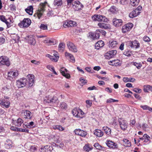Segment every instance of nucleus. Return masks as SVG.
<instances>
[{
  "mask_svg": "<svg viewBox=\"0 0 152 152\" xmlns=\"http://www.w3.org/2000/svg\"><path fill=\"white\" fill-rule=\"evenodd\" d=\"M94 134L98 137H102L103 135V132L100 130L96 129L94 131Z\"/></svg>",
  "mask_w": 152,
  "mask_h": 152,
  "instance_id": "obj_26",
  "label": "nucleus"
},
{
  "mask_svg": "<svg viewBox=\"0 0 152 152\" xmlns=\"http://www.w3.org/2000/svg\"><path fill=\"white\" fill-rule=\"evenodd\" d=\"M131 64L134 66H135L138 69H140L142 66V64L140 62L139 63L133 61Z\"/></svg>",
  "mask_w": 152,
  "mask_h": 152,
  "instance_id": "obj_35",
  "label": "nucleus"
},
{
  "mask_svg": "<svg viewBox=\"0 0 152 152\" xmlns=\"http://www.w3.org/2000/svg\"><path fill=\"white\" fill-rule=\"evenodd\" d=\"M21 113L23 114V117L25 119H31L32 116L31 112L28 110H23Z\"/></svg>",
  "mask_w": 152,
  "mask_h": 152,
  "instance_id": "obj_16",
  "label": "nucleus"
},
{
  "mask_svg": "<svg viewBox=\"0 0 152 152\" xmlns=\"http://www.w3.org/2000/svg\"><path fill=\"white\" fill-rule=\"evenodd\" d=\"M10 102L5 99H0V105L3 107L6 108H9L10 107Z\"/></svg>",
  "mask_w": 152,
  "mask_h": 152,
  "instance_id": "obj_12",
  "label": "nucleus"
},
{
  "mask_svg": "<svg viewBox=\"0 0 152 152\" xmlns=\"http://www.w3.org/2000/svg\"><path fill=\"white\" fill-rule=\"evenodd\" d=\"M74 132L76 134L82 137H85L87 134L86 132L80 129H75Z\"/></svg>",
  "mask_w": 152,
  "mask_h": 152,
  "instance_id": "obj_15",
  "label": "nucleus"
},
{
  "mask_svg": "<svg viewBox=\"0 0 152 152\" xmlns=\"http://www.w3.org/2000/svg\"><path fill=\"white\" fill-rule=\"evenodd\" d=\"M131 52L130 51L127 50H125L124 53V54L127 56H131Z\"/></svg>",
  "mask_w": 152,
  "mask_h": 152,
  "instance_id": "obj_51",
  "label": "nucleus"
},
{
  "mask_svg": "<svg viewBox=\"0 0 152 152\" xmlns=\"http://www.w3.org/2000/svg\"><path fill=\"white\" fill-rule=\"evenodd\" d=\"M12 142L10 139H7L5 143V146L7 148L12 147Z\"/></svg>",
  "mask_w": 152,
  "mask_h": 152,
  "instance_id": "obj_38",
  "label": "nucleus"
},
{
  "mask_svg": "<svg viewBox=\"0 0 152 152\" xmlns=\"http://www.w3.org/2000/svg\"><path fill=\"white\" fill-rule=\"evenodd\" d=\"M129 45L131 48L137 49L140 47V44L137 41L135 40L129 43Z\"/></svg>",
  "mask_w": 152,
  "mask_h": 152,
  "instance_id": "obj_21",
  "label": "nucleus"
},
{
  "mask_svg": "<svg viewBox=\"0 0 152 152\" xmlns=\"http://www.w3.org/2000/svg\"><path fill=\"white\" fill-rule=\"evenodd\" d=\"M102 129L105 133L108 136H110L111 135V130L107 126H104L102 127Z\"/></svg>",
  "mask_w": 152,
  "mask_h": 152,
  "instance_id": "obj_27",
  "label": "nucleus"
},
{
  "mask_svg": "<svg viewBox=\"0 0 152 152\" xmlns=\"http://www.w3.org/2000/svg\"><path fill=\"white\" fill-rule=\"evenodd\" d=\"M53 4L55 6H61L62 4V0H54Z\"/></svg>",
  "mask_w": 152,
  "mask_h": 152,
  "instance_id": "obj_36",
  "label": "nucleus"
},
{
  "mask_svg": "<svg viewBox=\"0 0 152 152\" xmlns=\"http://www.w3.org/2000/svg\"><path fill=\"white\" fill-rule=\"evenodd\" d=\"M64 67H61L60 69V72L61 73L62 75L66 78L69 79L70 77V76L69 74L68 73H66L65 72L64 70Z\"/></svg>",
  "mask_w": 152,
  "mask_h": 152,
  "instance_id": "obj_28",
  "label": "nucleus"
},
{
  "mask_svg": "<svg viewBox=\"0 0 152 152\" xmlns=\"http://www.w3.org/2000/svg\"><path fill=\"white\" fill-rule=\"evenodd\" d=\"M53 128L54 129H57L60 131L64 130V128L60 125H54L53 126Z\"/></svg>",
  "mask_w": 152,
  "mask_h": 152,
  "instance_id": "obj_40",
  "label": "nucleus"
},
{
  "mask_svg": "<svg viewBox=\"0 0 152 152\" xmlns=\"http://www.w3.org/2000/svg\"><path fill=\"white\" fill-rule=\"evenodd\" d=\"M108 64L114 66H120L121 64L119 63V61L118 60H114L108 62Z\"/></svg>",
  "mask_w": 152,
  "mask_h": 152,
  "instance_id": "obj_23",
  "label": "nucleus"
},
{
  "mask_svg": "<svg viewBox=\"0 0 152 152\" xmlns=\"http://www.w3.org/2000/svg\"><path fill=\"white\" fill-rule=\"evenodd\" d=\"M94 146L98 149H101L102 148V146L98 143H95L94 145Z\"/></svg>",
  "mask_w": 152,
  "mask_h": 152,
  "instance_id": "obj_62",
  "label": "nucleus"
},
{
  "mask_svg": "<svg viewBox=\"0 0 152 152\" xmlns=\"http://www.w3.org/2000/svg\"><path fill=\"white\" fill-rule=\"evenodd\" d=\"M31 23V20L29 18H24L23 20L18 24L20 27H27Z\"/></svg>",
  "mask_w": 152,
  "mask_h": 152,
  "instance_id": "obj_5",
  "label": "nucleus"
},
{
  "mask_svg": "<svg viewBox=\"0 0 152 152\" xmlns=\"http://www.w3.org/2000/svg\"><path fill=\"white\" fill-rule=\"evenodd\" d=\"M59 107L62 109L66 110L67 108V105L65 102H61L60 103Z\"/></svg>",
  "mask_w": 152,
  "mask_h": 152,
  "instance_id": "obj_34",
  "label": "nucleus"
},
{
  "mask_svg": "<svg viewBox=\"0 0 152 152\" xmlns=\"http://www.w3.org/2000/svg\"><path fill=\"white\" fill-rule=\"evenodd\" d=\"M123 23V21L121 19H114L113 20V24L115 26H120Z\"/></svg>",
  "mask_w": 152,
  "mask_h": 152,
  "instance_id": "obj_24",
  "label": "nucleus"
},
{
  "mask_svg": "<svg viewBox=\"0 0 152 152\" xmlns=\"http://www.w3.org/2000/svg\"><path fill=\"white\" fill-rule=\"evenodd\" d=\"M141 127L143 130L145 131L148 128V125L146 123H143Z\"/></svg>",
  "mask_w": 152,
  "mask_h": 152,
  "instance_id": "obj_60",
  "label": "nucleus"
},
{
  "mask_svg": "<svg viewBox=\"0 0 152 152\" xmlns=\"http://www.w3.org/2000/svg\"><path fill=\"white\" fill-rule=\"evenodd\" d=\"M107 145L109 148L113 149L118 148V145L117 144L112 141L107 140L106 143Z\"/></svg>",
  "mask_w": 152,
  "mask_h": 152,
  "instance_id": "obj_19",
  "label": "nucleus"
},
{
  "mask_svg": "<svg viewBox=\"0 0 152 152\" xmlns=\"http://www.w3.org/2000/svg\"><path fill=\"white\" fill-rule=\"evenodd\" d=\"M24 125L25 126H26L27 127H31L34 126L33 125H34V123L33 121H31L29 123H28L26 124L25 125V124H23V125Z\"/></svg>",
  "mask_w": 152,
  "mask_h": 152,
  "instance_id": "obj_55",
  "label": "nucleus"
},
{
  "mask_svg": "<svg viewBox=\"0 0 152 152\" xmlns=\"http://www.w3.org/2000/svg\"><path fill=\"white\" fill-rule=\"evenodd\" d=\"M46 56L50 58L51 60L54 62H57V59H55L54 57L53 56H51V55L47 54L46 55Z\"/></svg>",
  "mask_w": 152,
  "mask_h": 152,
  "instance_id": "obj_52",
  "label": "nucleus"
},
{
  "mask_svg": "<svg viewBox=\"0 0 152 152\" xmlns=\"http://www.w3.org/2000/svg\"><path fill=\"white\" fill-rule=\"evenodd\" d=\"M17 131L26 133H28L29 132V130L28 129H22L21 128H17Z\"/></svg>",
  "mask_w": 152,
  "mask_h": 152,
  "instance_id": "obj_56",
  "label": "nucleus"
},
{
  "mask_svg": "<svg viewBox=\"0 0 152 152\" xmlns=\"http://www.w3.org/2000/svg\"><path fill=\"white\" fill-rule=\"evenodd\" d=\"M72 5L75 10L77 11L81 10L83 7L82 4L78 1H75Z\"/></svg>",
  "mask_w": 152,
  "mask_h": 152,
  "instance_id": "obj_14",
  "label": "nucleus"
},
{
  "mask_svg": "<svg viewBox=\"0 0 152 152\" xmlns=\"http://www.w3.org/2000/svg\"><path fill=\"white\" fill-rule=\"evenodd\" d=\"M10 20V22H9L7 21V19H6L4 16L2 15L0 16V20L2 22L5 23L7 26V28H9L12 26V23H11L12 22L11 20L10 19H9Z\"/></svg>",
  "mask_w": 152,
  "mask_h": 152,
  "instance_id": "obj_13",
  "label": "nucleus"
},
{
  "mask_svg": "<svg viewBox=\"0 0 152 152\" xmlns=\"http://www.w3.org/2000/svg\"><path fill=\"white\" fill-rule=\"evenodd\" d=\"M140 13V12L139 11V8L136 9L132 11L129 14V16L130 18H133L137 17L139 15Z\"/></svg>",
  "mask_w": 152,
  "mask_h": 152,
  "instance_id": "obj_20",
  "label": "nucleus"
},
{
  "mask_svg": "<svg viewBox=\"0 0 152 152\" xmlns=\"http://www.w3.org/2000/svg\"><path fill=\"white\" fill-rule=\"evenodd\" d=\"M123 81L125 82H134L135 80L133 78H129L128 77H124L123 78Z\"/></svg>",
  "mask_w": 152,
  "mask_h": 152,
  "instance_id": "obj_33",
  "label": "nucleus"
},
{
  "mask_svg": "<svg viewBox=\"0 0 152 152\" xmlns=\"http://www.w3.org/2000/svg\"><path fill=\"white\" fill-rule=\"evenodd\" d=\"M86 103L87 104L86 106L87 107H90L92 105V104L91 101L90 100H86Z\"/></svg>",
  "mask_w": 152,
  "mask_h": 152,
  "instance_id": "obj_59",
  "label": "nucleus"
},
{
  "mask_svg": "<svg viewBox=\"0 0 152 152\" xmlns=\"http://www.w3.org/2000/svg\"><path fill=\"white\" fill-rule=\"evenodd\" d=\"M76 24L75 22L72 20H68L64 21L63 26L64 28H69L76 26Z\"/></svg>",
  "mask_w": 152,
  "mask_h": 152,
  "instance_id": "obj_8",
  "label": "nucleus"
},
{
  "mask_svg": "<svg viewBox=\"0 0 152 152\" xmlns=\"http://www.w3.org/2000/svg\"><path fill=\"white\" fill-rule=\"evenodd\" d=\"M143 91L145 92H148V90L152 91V86L150 85L144 86Z\"/></svg>",
  "mask_w": 152,
  "mask_h": 152,
  "instance_id": "obj_32",
  "label": "nucleus"
},
{
  "mask_svg": "<svg viewBox=\"0 0 152 152\" xmlns=\"http://www.w3.org/2000/svg\"><path fill=\"white\" fill-rule=\"evenodd\" d=\"M80 109L77 108H75L74 109L72 110V113L73 115L77 117L76 114H77L78 113V110H79Z\"/></svg>",
  "mask_w": 152,
  "mask_h": 152,
  "instance_id": "obj_48",
  "label": "nucleus"
},
{
  "mask_svg": "<svg viewBox=\"0 0 152 152\" xmlns=\"http://www.w3.org/2000/svg\"><path fill=\"white\" fill-rule=\"evenodd\" d=\"M28 79V85L29 87H31L34 83V76L31 74H29L27 76Z\"/></svg>",
  "mask_w": 152,
  "mask_h": 152,
  "instance_id": "obj_18",
  "label": "nucleus"
},
{
  "mask_svg": "<svg viewBox=\"0 0 152 152\" xmlns=\"http://www.w3.org/2000/svg\"><path fill=\"white\" fill-rule=\"evenodd\" d=\"M26 81L27 80L25 78L20 79L19 80L16 81V85L19 88L23 87L26 85Z\"/></svg>",
  "mask_w": 152,
  "mask_h": 152,
  "instance_id": "obj_7",
  "label": "nucleus"
},
{
  "mask_svg": "<svg viewBox=\"0 0 152 152\" xmlns=\"http://www.w3.org/2000/svg\"><path fill=\"white\" fill-rule=\"evenodd\" d=\"M65 44L64 43H60L58 45V50L61 51H63L64 49Z\"/></svg>",
  "mask_w": 152,
  "mask_h": 152,
  "instance_id": "obj_43",
  "label": "nucleus"
},
{
  "mask_svg": "<svg viewBox=\"0 0 152 152\" xmlns=\"http://www.w3.org/2000/svg\"><path fill=\"white\" fill-rule=\"evenodd\" d=\"M133 91L136 93H140L142 91L141 89L137 88H134L133 90Z\"/></svg>",
  "mask_w": 152,
  "mask_h": 152,
  "instance_id": "obj_64",
  "label": "nucleus"
},
{
  "mask_svg": "<svg viewBox=\"0 0 152 152\" xmlns=\"http://www.w3.org/2000/svg\"><path fill=\"white\" fill-rule=\"evenodd\" d=\"M139 2V0H130V4L132 6H135L138 4Z\"/></svg>",
  "mask_w": 152,
  "mask_h": 152,
  "instance_id": "obj_41",
  "label": "nucleus"
},
{
  "mask_svg": "<svg viewBox=\"0 0 152 152\" xmlns=\"http://www.w3.org/2000/svg\"><path fill=\"white\" fill-rule=\"evenodd\" d=\"M33 8L32 6H28L27 8L25 9L26 12L29 15H32L33 13Z\"/></svg>",
  "mask_w": 152,
  "mask_h": 152,
  "instance_id": "obj_29",
  "label": "nucleus"
},
{
  "mask_svg": "<svg viewBox=\"0 0 152 152\" xmlns=\"http://www.w3.org/2000/svg\"><path fill=\"white\" fill-rule=\"evenodd\" d=\"M19 73L18 71L10 72L8 73V76L7 78L11 80H12L14 78L17 77Z\"/></svg>",
  "mask_w": 152,
  "mask_h": 152,
  "instance_id": "obj_6",
  "label": "nucleus"
},
{
  "mask_svg": "<svg viewBox=\"0 0 152 152\" xmlns=\"http://www.w3.org/2000/svg\"><path fill=\"white\" fill-rule=\"evenodd\" d=\"M95 33H89V37L93 40L96 39L95 38Z\"/></svg>",
  "mask_w": 152,
  "mask_h": 152,
  "instance_id": "obj_63",
  "label": "nucleus"
},
{
  "mask_svg": "<svg viewBox=\"0 0 152 152\" xmlns=\"http://www.w3.org/2000/svg\"><path fill=\"white\" fill-rule=\"evenodd\" d=\"M9 8L10 10L12 11H15L16 10V7L15 5L14 4H11L9 6Z\"/></svg>",
  "mask_w": 152,
  "mask_h": 152,
  "instance_id": "obj_53",
  "label": "nucleus"
},
{
  "mask_svg": "<svg viewBox=\"0 0 152 152\" xmlns=\"http://www.w3.org/2000/svg\"><path fill=\"white\" fill-rule=\"evenodd\" d=\"M47 67L48 69H49L50 70L52 71L56 75H57V73L55 71L54 67L53 66L49 65L47 66Z\"/></svg>",
  "mask_w": 152,
  "mask_h": 152,
  "instance_id": "obj_45",
  "label": "nucleus"
},
{
  "mask_svg": "<svg viewBox=\"0 0 152 152\" xmlns=\"http://www.w3.org/2000/svg\"><path fill=\"white\" fill-rule=\"evenodd\" d=\"M0 64L9 66L10 62L7 57L2 56L0 57Z\"/></svg>",
  "mask_w": 152,
  "mask_h": 152,
  "instance_id": "obj_10",
  "label": "nucleus"
},
{
  "mask_svg": "<svg viewBox=\"0 0 152 152\" xmlns=\"http://www.w3.org/2000/svg\"><path fill=\"white\" fill-rule=\"evenodd\" d=\"M65 56L66 57H69L70 59V61L72 63L75 62V59L74 56L71 54L66 52L65 54Z\"/></svg>",
  "mask_w": 152,
  "mask_h": 152,
  "instance_id": "obj_30",
  "label": "nucleus"
},
{
  "mask_svg": "<svg viewBox=\"0 0 152 152\" xmlns=\"http://www.w3.org/2000/svg\"><path fill=\"white\" fill-rule=\"evenodd\" d=\"M26 39L28 40V42L31 45H34L35 44L36 41L32 35H30L27 36Z\"/></svg>",
  "mask_w": 152,
  "mask_h": 152,
  "instance_id": "obj_22",
  "label": "nucleus"
},
{
  "mask_svg": "<svg viewBox=\"0 0 152 152\" xmlns=\"http://www.w3.org/2000/svg\"><path fill=\"white\" fill-rule=\"evenodd\" d=\"M106 102L107 103H111L117 102H118V101L117 100H115L112 98H110L109 99H107Z\"/></svg>",
  "mask_w": 152,
  "mask_h": 152,
  "instance_id": "obj_54",
  "label": "nucleus"
},
{
  "mask_svg": "<svg viewBox=\"0 0 152 152\" xmlns=\"http://www.w3.org/2000/svg\"><path fill=\"white\" fill-rule=\"evenodd\" d=\"M133 25L131 23H127L122 27V32L123 33H125L129 31L133 27Z\"/></svg>",
  "mask_w": 152,
  "mask_h": 152,
  "instance_id": "obj_9",
  "label": "nucleus"
},
{
  "mask_svg": "<svg viewBox=\"0 0 152 152\" xmlns=\"http://www.w3.org/2000/svg\"><path fill=\"white\" fill-rule=\"evenodd\" d=\"M47 2H45L44 3H42L41 4H42V7L36 10L35 13L34 15V16L36 18H37L39 19H40L43 13L45 10L44 8Z\"/></svg>",
  "mask_w": 152,
  "mask_h": 152,
  "instance_id": "obj_1",
  "label": "nucleus"
},
{
  "mask_svg": "<svg viewBox=\"0 0 152 152\" xmlns=\"http://www.w3.org/2000/svg\"><path fill=\"white\" fill-rule=\"evenodd\" d=\"M23 122V121L22 119L19 118L17 119L15 125L18 126H20Z\"/></svg>",
  "mask_w": 152,
  "mask_h": 152,
  "instance_id": "obj_39",
  "label": "nucleus"
},
{
  "mask_svg": "<svg viewBox=\"0 0 152 152\" xmlns=\"http://www.w3.org/2000/svg\"><path fill=\"white\" fill-rule=\"evenodd\" d=\"M40 28L41 29L45 30L47 29L48 26L47 25H45L43 24H42L40 26Z\"/></svg>",
  "mask_w": 152,
  "mask_h": 152,
  "instance_id": "obj_57",
  "label": "nucleus"
},
{
  "mask_svg": "<svg viewBox=\"0 0 152 152\" xmlns=\"http://www.w3.org/2000/svg\"><path fill=\"white\" fill-rule=\"evenodd\" d=\"M104 45V43L103 41L100 40L98 41L95 44V48L98 50L101 48Z\"/></svg>",
  "mask_w": 152,
  "mask_h": 152,
  "instance_id": "obj_25",
  "label": "nucleus"
},
{
  "mask_svg": "<svg viewBox=\"0 0 152 152\" xmlns=\"http://www.w3.org/2000/svg\"><path fill=\"white\" fill-rule=\"evenodd\" d=\"M116 50H112L106 53L104 55V57L106 59H110L115 56L117 53Z\"/></svg>",
  "mask_w": 152,
  "mask_h": 152,
  "instance_id": "obj_11",
  "label": "nucleus"
},
{
  "mask_svg": "<svg viewBox=\"0 0 152 152\" xmlns=\"http://www.w3.org/2000/svg\"><path fill=\"white\" fill-rule=\"evenodd\" d=\"M84 114L83 112L80 109L78 110V113L76 114L77 117L82 118V115Z\"/></svg>",
  "mask_w": 152,
  "mask_h": 152,
  "instance_id": "obj_46",
  "label": "nucleus"
},
{
  "mask_svg": "<svg viewBox=\"0 0 152 152\" xmlns=\"http://www.w3.org/2000/svg\"><path fill=\"white\" fill-rule=\"evenodd\" d=\"M118 121L121 129L124 131L126 130L128 127V123L126 121L121 118H119Z\"/></svg>",
  "mask_w": 152,
  "mask_h": 152,
  "instance_id": "obj_4",
  "label": "nucleus"
},
{
  "mask_svg": "<svg viewBox=\"0 0 152 152\" xmlns=\"http://www.w3.org/2000/svg\"><path fill=\"white\" fill-rule=\"evenodd\" d=\"M58 97L54 96L53 97L48 96H46L44 98V101L45 103L51 104H55L58 101Z\"/></svg>",
  "mask_w": 152,
  "mask_h": 152,
  "instance_id": "obj_2",
  "label": "nucleus"
},
{
  "mask_svg": "<svg viewBox=\"0 0 152 152\" xmlns=\"http://www.w3.org/2000/svg\"><path fill=\"white\" fill-rule=\"evenodd\" d=\"M80 81L83 85L85 84L87 82L86 80L84 79L83 77H80Z\"/></svg>",
  "mask_w": 152,
  "mask_h": 152,
  "instance_id": "obj_61",
  "label": "nucleus"
},
{
  "mask_svg": "<svg viewBox=\"0 0 152 152\" xmlns=\"http://www.w3.org/2000/svg\"><path fill=\"white\" fill-rule=\"evenodd\" d=\"M100 34V32L99 31V29L97 30L95 33V37L96 39H98Z\"/></svg>",
  "mask_w": 152,
  "mask_h": 152,
  "instance_id": "obj_47",
  "label": "nucleus"
},
{
  "mask_svg": "<svg viewBox=\"0 0 152 152\" xmlns=\"http://www.w3.org/2000/svg\"><path fill=\"white\" fill-rule=\"evenodd\" d=\"M110 10L113 13H115L116 11V7L115 6H112L110 8Z\"/></svg>",
  "mask_w": 152,
  "mask_h": 152,
  "instance_id": "obj_50",
  "label": "nucleus"
},
{
  "mask_svg": "<svg viewBox=\"0 0 152 152\" xmlns=\"http://www.w3.org/2000/svg\"><path fill=\"white\" fill-rule=\"evenodd\" d=\"M47 45H51L55 44V40H47L46 42Z\"/></svg>",
  "mask_w": 152,
  "mask_h": 152,
  "instance_id": "obj_49",
  "label": "nucleus"
},
{
  "mask_svg": "<svg viewBox=\"0 0 152 152\" xmlns=\"http://www.w3.org/2000/svg\"><path fill=\"white\" fill-rule=\"evenodd\" d=\"M92 19L94 21L106 23L108 21V19L105 16L99 15L95 14L92 17Z\"/></svg>",
  "mask_w": 152,
  "mask_h": 152,
  "instance_id": "obj_3",
  "label": "nucleus"
},
{
  "mask_svg": "<svg viewBox=\"0 0 152 152\" xmlns=\"http://www.w3.org/2000/svg\"><path fill=\"white\" fill-rule=\"evenodd\" d=\"M67 45L69 50L72 52H76L77 50L76 47L72 42H67Z\"/></svg>",
  "mask_w": 152,
  "mask_h": 152,
  "instance_id": "obj_17",
  "label": "nucleus"
},
{
  "mask_svg": "<svg viewBox=\"0 0 152 152\" xmlns=\"http://www.w3.org/2000/svg\"><path fill=\"white\" fill-rule=\"evenodd\" d=\"M98 26L100 28L105 29H108L109 28L108 25L103 23H99L98 24Z\"/></svg>",
  "mask_w": 152,
  "mask_h": 152,
  "instance_id": "obj_31",
  "label": "nucleus"
},
{
  "mask_svg": "<svg viewBox=\"0 0 152 152\" xmlns=\"http://www.w3.org/2000/svg\"><path fill=\"white\" fill-rule=\"evenodd\" d=\"M117 44V42L116 41H113L110 42L109 46L110 47L113 48L116 47Z\"/></svg>",
  "mask_w": 152,
  "mask_h": 152,
  "instance_id": "obj_44",
  "label": "nucleus"
},
{
  "mask_svg": "<svg viewBox=\"0 0 152 152\" xmlns=\"http://www.w3.org/2000/svg\"><path fill=\"white\" fill-rule=\"evenodd\" d=\"M123 141L124 145L126 147H130L131 146V142L128 140L124 139H123Z\"/></svg>",
  "mask_w": 152,
  "mask_h": 152,
  "instance_id": "obj_37",
  "label": "nucleus"
},
{
  "mask_svg": "<svg viewBox=\"0 0 152 152\" xmlns=\"http://www.w3.org/2000/svg\"><path fill=\"white\" fill-rule=\"evenodd\" d=\"M84 150L86 151H89L91 150V148L87 145H86L83 147Z\"/></svg>",
  "mask_w": 152,
  "mask_h": 152,
  "instance_id": "obj_58",
  "label": "nucleus"
},
{
  "mask_svg": "<svg viewBox=\"0 0 152 152\" xmlns=\"http://www.w3.org/2000/svg\"><path fill=\"white\" fill-rule=\"evenodd\" d=\"M143 137L144 138V142H150V137L146 134H145L143 135Z\"/></svg>",
  "mask_w": 152,
  "mask_h": 152,
  "instance_id": "obj_42",
  "label": "nucleus"
}]
</instances>
